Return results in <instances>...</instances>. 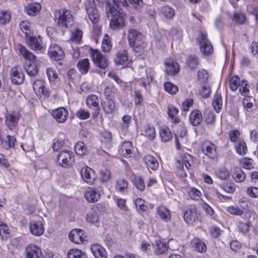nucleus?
Returning <instances> with one entry per match:
<instances>
[{"label":"nucleus","mask_w":258,"mask_h":258,"mask_svg":"<svg viewBox=\"0 0 258 258\" xmlns=\"http://www.w3.org/2000/svg\"><path fill=\"white\" fill-rule=\"evenodd\" d=\"M115 8L110 1L105 2V13L108 18H111L110 26L113 29L121 28L125 25V14Z\"/></svg>","instance_id":"1"},{"label":"nucleus","mask_w":258,"mask_h":258,"mask_svg":"<svg viewBox=\"0 0 258 258\" xmlns=\"http://www.w3.org/2000/svg\"><path fill=\"white\" fill-rule=\"evenodd\" d=\"M74 17L70 10L61 9L54 13V21L61 29L69 28L73 24Z\"/></svg>","instance_id":"2"},{"label":"nucleus","mask_w":258,"mask_h":258,"mask_svg":"<svg viewBox=\"0 0 258 258\" xmlns=\"http://www.w3.org/2000/svg\"><path fill=\"white\" fill-rule=\"evenodd\" d=\"M107 0H85L84 2V6L89 19L93 23H97L99 20V14L96 7V3H98L99 7L103 5V3L105 4Z\"/></svg>","instance_id":"3"},{"label":"nucleus","mask_w":258,"mask_h":258,"mask_svg":"<svg viewBox=\"0 0 258 258\" xmlns=\"http://www.w3.org/2000/svg\"><path fill=\"white\" fill-rule=\"evenodd\" d=\"M128 40L130 46L136 51L143 48L145 40L143 35L138 30L131 29L128 31Z\"/></svg>","instance_id":"4"},{"label":"nucleus","mask_w":258,"mask_h":258,"mask_svg":"<svg viewBox=\"0 0 258 258\" xmlns=\"http://www.w3.org/2000/svg\"><path fill=\"white\" fill-rule=\"evenodd\" d=\"M193 163L192 157L188 154H184L176 163L177 175L180 177H185L187 174L184 170L183 165H185L187 170H189Z\"/></svg>","instance_id":"5"},{"label":"nucleus","mask_w":258,"mask_h":258,"mask_svg":"<svg viewBox=\"0 0 258 258\" xmlns=\"http://www.w3.org/2000/svg\"><path fill=\"white\" fill-rule=\"evenodd\" d=\"M18 50L19 54L24 59V70L30 77L32 76V53L23 45L18 44Z\"/></svg>","instance_id":"6"},{"label":"nucleus","mask_w":258,"mask_h":258,"mask_svg":"<svg viewBox=\"0 0 258 258\" xmlns=\"http://www.w3.org/2000/svg\"><path fill=\"white\" fill-rule=\"evenodd\" d=\"M200 50L205 55L209 56L214 51L212 44L207 38V34L201 31L198 37Z\"/></svg>","instance_id":"7"},{"label":"nucleus","mask_w":258,"mask_h":258,"mask_svg":"<svg viewBox=\"0 0 258 258\" xmlns=\"http://www.w3.org/2000/svg\"><path fill=\"white\" fill-rule=\"evenodd\" d=\"M74 161L73 153L70 151H62L56 156L57 164L62 167L68 168L71 166Z\"/></svg>","instance_id":"8"},{"label":"nucleus","mask_w":258,"mask_h":258,"mask_svg":"<svg viewBox=\"0 0 258 258\" xmlns=\"http://www.w3.org/2000/svg\"><path fill=\"white\" fill-rule=\"evenodd\" d=\"M90 54L94 64L97 67L104 69L108 65V58L106 56L103 55L100 51L92 50Z\"/></svg>","instance_id":"9"},{"label":"nucleus","mask_w":258,"mask_h":258,"mask_svg":"<svg viewBox=\"0 0 258 258\" xmlns=\"http://www.w3.org/2000/svg\"><path fill=\"white\" fill-rule=\"evenodd\" d=\"M199 214L195 206H190L183 214L184 221L188 224H193L198 219Z\"/></svg>","instance_id":"10"},{"label":"nucleus","mask_w":258,"mask_h":258,"mask_svg":"<svg viewBox=\"0 0 258 258\" xmlns=\"http://www.w3.org/2000/svg\"><path fill=\"white\" fill-rule=\"evenodd\" d=\"M20 114L17 112H12L7 113L5 116V124L10 130H14L17 126L20 119Z\"/></svg>","instance_id":"11"},{"label":"nucleus","mask_w":258,"mask_h":258,"mask_svg":"<svg viewBox=\"0 0 258 258\" xmlns=\"http://www.w3.org/2000/svg\"><path fill=\"white\" fill-rule=\"evenodd\" d=\"M48 55L53 60L59 61L62 60L64 56V53L59 46L57 44H51L48 52Z\"/></svg>","instance_id":"12"},{"label":"nucleus","mask_w":258,"mask_h":258,"mask_svg":"<svg viewBox=\"0 0 258 258\" xmlns=\"http://www.w3.org/2000/svg\"><path fill=\"white\" fill-rule=\"evenodd\" d=\"M113 4L121 10L122 8H126L130 3L135 8L139 9L143 4V0H112Z\"/></svg>","instance_id":"13"},{"label":"nucleus","mask_w":258,"mask_h":258,"mask_svg":"<svg viewBox=\"0 0 258 258\" xmlns=\"http://www.w3.org/2000/svg\"><path fill=\"white\" fill-rule=\"evenodd\" d=\"M69 239L74 243L81 244L86 240L85 232L80 229L72 230L69 233Z\"/></svg>","instance_id":"14"},{"label":"nucleus","mask_w":258,"mask_h":258,"mask_svg":"<svg viewBox=\"0 0 258 258\" xmlns=\"http://www.w3.org/2000/svg\"><path fill=\"white\" fill-rule=\"evenodd\" d=\"M80 174L82 179L89 184H92L96 177L95 171L88 166H85L81 169Z\"/></svg>","instance_id":"15"},{"label":"nucleus","mask_w":258,"mask_h":258,"mask_svg":"<svg viewBox=\"0 0 258 258\" xmlns=\"http://www.w3.org/2000/svg\"><path fill=\"white\" fill-rule=\"evenodd\" d=\"M33 90L39 97H41V95L45 97L49 96V91L48 89L46 88L44 83L42 80L35 81L33 83Z\"/></svg>","instance_id":"16"},{"label":"nucleus","mask_w":258,"mask_h":258,"mask_svg":"<svg viewBox=\"0 0 258 258\" xmlns=\"http://www.w3.org/2000/svg\"><path fill=\"white\" fill-rule=\"evenodd\" d=\"M165 72L170 76L176 75L179 70L178 63L171 58L166 59L165 61Z\"/></svg>","instance_id":"17"},{"label":"nucleus","mask_w":258,"mask_h":258,"mask_svg":"<svg viewBox=\"0 0 258 258\" xmlns=\"http://www.w3.org/2000/svg\"><path fill=\"white\" fill-rule=\"evenodd\" d=\"M52 115L59 123L64 122L68 117V111L64 107L58 108L52 111Z\"/></svg>","instance_id":"18"},{"label":"nucleus","mask_w":258,"mask_h":258,"mask_svg":"<svg viewBox=\"0 0 258 258\" xmlns=\"http://www.w3.org/2000/svg\"><path fill=\"white\" fill-rule=\"evenodd\" d=\"M216 149L215 145L210 142H205L202 146V151L204 155L211 159H214L216 157Z\"/></svg>","instance_id":"19"},{"label":"nucleus","mask_w":258,"mask_h":258,"mask_svg":"<svg viewBox=\"0 0 258 258\" xmlns=\"http://www.w3.org/2000/svg\"><path fill=\"white\" fill-rule=\"evenodd\" d=\"M85 199L89 203H95L100 198L98 190L94 188H88L85 192Z\"/></svg>","instance_id":"20"},{"label":"nucleus","mask_w":258,"mask_h":258,"mask_svg":"<svg viewBox=\"0 0 258 258\" xmlns=\"http://www.w3.org/2000/svg\"><path fill=\"white\" fill-rule=\"evenodd\" d=\"M10 78L14 84H20L23 83L24 76L21 71L18 70L17 67H13L10 71Z\"/></svg>","instance_id":"21"},{"label":"nucleus","mask_w":258,"mask_h":258,"mask_svg":"<svg viewBox=\"0 0 258 258\" xmlns=\"http://www.w3.org/2000/svg\"><path fill=\"white\" fill-rule=\"evenodd\" d=\"M92 254L96 258H107V255L105 249L98 244H92L90 247Z\"/></svg>","instance_id":"22"},{"label":"nucleus","mask_w":258,"mask_h":258,"mask_svg":"<svg viewBox=\"0 0 258 258\" xmlns=\"http://www.w3.org/2000/svg\"><path fill=\"white\" fill-rule=\"evenodd\" d=\"M190 123L195 126L199 125L202 121L203 116L201 112L197 109L191 112L189 117Z\"/></svg>","instance_id":"23"},{"label":"nucleus","mask_w":258,"mask_h":258,"mask_svg":"<svg viewBox=\"0 0 258 258\" xmlns=\"http://www.w3.org/2000/svg\"><path fill=\"white\" fill-rule=\"evenodd\" d=\"M99 210L96 207L91 209L86 216V220L88 222L95 224L99 222Z\"/></svg>","instance_id":"24"},{"label":"nucleus","mask_w":258,"mask_h":258,"mask_svg":"<svg viewBox=\"0 0 258 258\" xmlns=\"http://www.w3.org/2000/svg\"><path fill=\"white\" fill-rule=\"evenodd\" d=\"M144 160L148 168L156 170L159 167V162L153 156L148 154L144 157Z\"/></svg>","instance_id":"25"},{"label":"nucleus","mask_w":258,"mask_h":258,"mask_svg":"<svg viewBox=\"0 0 258 258\" xmlns=\"http://www.w3.org/2000/svg\"><path fill=\"white\" fill-rule=\"evenodd\" d=\"M128 60V53L126 50L119 51L116 54L114 62L116 65H123Z\"/></svg>","instance_id":"26"},{"label":"nucleus","mask_w":258,"mask_h":258,"mask_svg":"<svg viewBox=\"0 0 258 258\" xmlns=\"http://www.w3.org/2000/svg\"><path fill=\"white\" fill-rule=\"evenodd\" d=\"M33 50L37 53H44L45 50V45L42 42V38L38 36V37H33Z\"/></svg>","instance_id":"27"},{"label":"nucleus","mask_w":258,"mask_h":258,"mask_svg":"<svg viewBox=\"0 0 258 258\" xmlns=\"http://www.w3.org/2000/svg\"><path fill=\"white\" fill-rule=\"evenodd\" d=\"M158 215L165 222H168L171 220V214L170 211L164 206H159L157 209Z\"/></svg>","instance_id":"28"},{"label":"nucleus","mask_w":258,"mask_h":258,"mask_svg":"<svg viewBox=\"0 0 258 258\" xmlns=\"http://www.w3.org/2000/svg\"><path fill=\"white\" fill-rule=\"evenodd\" d=\"M19 27L21 30L25 33V37L27 38L26 41L30 46L32 45V36L30 35L29 31H30V24L27 21H22L19 24Z\"/></svg>","instance_id":"29"},{"label":"nucleus","mask_w":258,"mask_h":258,"mask_svg":"<svg viewBox=\"0 0 258 258\" xmlns=\"http://www.w3.org/2000/svg\"><path fill=\"white\" fill-rule=\"evenodd\" d=\"M101 105L106 114H111L114 111L115 105L113 99H106L101 103Z\"/></svg>","instance_id":"30"},{"label":"nucleus","mask_w":258,"mask_h":258,"mask_svg":"<svg viewBox=\"0 0 258 258\" xmlns=\"http://www.w3.org/2000/svg\"><path fill=\"white\" fill-rule=\"evenodd\" d=\"M53 254L51 252H43L39 247L33 246V258H53Z\"/></svg>","instance_id":"31"},{"label":"nucleus","mask_w":258,"mask_h":258,"mask_svg":"<svg viewBox=\"0 0 258 258\" xmlns=\"http://www.w3.org/2000/svg\"><path fill=\"white\" fill-rule=\"evenodd\" d=\"M160 136L162 142H167L172 138V134L168 126H163L160 129Z\"/></svg>","instance_id":"32"},{"label":"nucleus","mask_w":258,"mask_h":258,"mask_svg":"<svg viewBox=\"0 0 258 258\" xmlns=\"http://www.w3.org/2000/svg\"><path fill=\"white\" fill-rule=\"evenodd\" d=\"M132 144L130 142H124L120 146L119 152L124 157H127L132 154Z\"/></svg>","instance_id":"33"},{"label":"nucleus","mask_w":258,"mask_h":258,"mask_svg":"<svg viewBox=\"0 0 258 258\" xmlns=\"http://www.w3.org/2000/svg\"><path fill=\"white\" fill-rule=\"evenodd\" d=\"M191 244L193 248L199 252H204L206 251L207 249L206 245L205 243L199 238L194 239Z\"/></svg>","instance_id":"34"},{"label":"nucleus","mask_w":258,"mask_h":258,"mask_svg":"<svg viewBox=\"0 0 258 258\" xmlns=\"http://www.w3.org/2000/svg\"><path fill=\"white\" fill-rule=\"evenodd\" d=\"M186 63L190 70H195L200 64V60L196 55H190L186 59Z\"/></svg>","instance_id":"35"},{"label":"nucleus","mask_w":258,"mask_h":258,"mask_svg":"<svg viewBox=\"0 0 258 258\" xmlns=\"http://www.w3.org/2000/svg\"><path fill=\"white\" fill-rule=\"evenodd\" d=\"M77 68L81 74H86L90 68V62L89 59L85 58L80 60L77 63Z\"/></svg>","instance_id":"36"},{"label":"nucleus","mask_w":258,"mask_h":258,"mask_svg":"<svg viewBox=\"0 0 258 258\" xmlns=\"http://www.w3.org/2000/svg\"><path fill=\"white\" fill-rule=\"evenodd\" d=\"M236 152L240 155L243 156L247 151V148L245 142L242 139L234 145Z\"/></svg>","instance_id":"37"},{"label":"nucleus","mask_w":258,"mask_h":258,"mask_svg":"<svg viewBox=\"0 0 258 258\" xmlns=\"http://www.w3.org/2000/svg\"><path fill=\"white\" fill-rule=\"evenodd\" d=\"M128 186V184L127 180L120 178L116 181L115 188L117 191L124 194L127 189Z\"/></svg>","instance_id":"38"},{"label":"nucleus","mask_w":258,"mask_h":258,"mask_svg":"<svg viewBox=\"0 0 258 258\" xmlns=\"http://www.w3.org/2000/svg\"><path fill=\"white\" fill-rule=\"evenodd\" d=\"M99 100L98 96L95 94H91L86 98V105L90 108L98 107Z\"/></svg>","instance_id":"39"},{"label":"nucleus","mask_w":258,"mask_h":258,"mask_svg":"<svg viewBox=\"0 0 258 258\" xmlns=\"http://www.w3.org/2000/svg\"><path fill=\"white\" fill-rule=\"evenodd\" d=\"M255 100L250 96H246L243 99L242 104L247 112H250L253 107V103Z\"/></svg>","instance_id":"40"},{"label":"nucleus","mask_w":258,"mask_h":258,"mask_svg":"<svg viewBox=\"0 0 258 258\" xmlns=\"http://www.w3.org/2000/svg\"><path fill=\"white\" fill-rule=\"evenodd\" d=\"M68 258H87V255L82 250L78 249H71L68 252Z\"/></svg>","instance_id":"41"},{"label":"nucleus","mask_w":258,"mask_h":258,"mask_svg":"<svg viewBox=\"0 0 258 258\" xmlns=\"http://www.w3.org/2000/svg\"><path fill=\"white\" fill-rule=\"evenodd\" d=\"M178 113V109L177 108L173 106L168 107V114L174 123H178L180 122V119L177 116Z\"/></svg>","instance_id":"42"},{"label":"nucleus","mask_w":258,"mask_h":258,"mask_svg":"<svg viewBox=\"0 0 258 258\" xmlns=\"http://www.w3.org/2000/svg\"><path fill=\"white\" fill-rule=\"evenodd\" d=\"M116 92L117 89L113 85H107L104 89V95L106 99H113Z\"/></svg>","instance_id":"43"},{"label":"nucleus","mask_w":258,"mask_h":258,"mask_svg":"<svg viewBox=\"0 0 258 258\" xmlns=\"http://www.w3.org/2000/svg\"><path fill=\"white\" fill-rule=\"evenodd\" d=\"M222 99L221 95L216 94L214 95L212 105L214 110L217 112H219V111L222 107Z\"/></svg>","instance_id":"44"},{"label":"nucleus","mask_w":258,"mask_h":258,"mask_svg":"<svg viewBox=\"0 0 258 258\" xmlns=\"http://www.w3.org/2000/svg\"><path fill=\"white\" fill-rule=\"evenodd\" d=\"M161 14L167 19L173 18L175 12L174 9L168 6H164L160 9Z\"/></svg>","instance_id":"45"},{"label":"nucleus","mask_w":258,"mask_h":258,"mask_svg":"<svg viewBox=\"0 0 258 258\" xmlns=\"http://www.w3.org/2000/svg\"><path fill=\"white\" fill-rule=\"evenodd\" d=\"M47 76L51 83L55 84L58 78L56 70L52 68H48L46 70Z\"/></svg>","instance_id":"46"},{"label":"nucleus","mask_w":258,"mask_h":258,"mask_svg":"<svg viewBox=\"0 0 258 258\" xmlns=\"http://www.w3.org/2000/svg\"><path fill=\"white\" fill-rule=\"evenodd\" d=\"M0 235L3 240H7L10 237L8 225L0 221Z\"/></svg>","instance_id":"47"},{"label":"nucleus","mask_w":258,"mask_h":258,"mask_svg":"<svg viewBox=\"0 0 258 258\" xmlns=\"http://www.w3.org/2000/svg\"><path fill=\"white\" fill-rule=\"evenodd\" d=\"M44 228L41 221H39L33 224V235L40 236L44 233Z\"/></svg>","instance_id":"48"},{"label":"nucleus","mask_w":258,"mask_h":258,"mask_svg":"<svg viewBox=\"0 0 258 258\" xmlns=\"http://www.w3.org/2000/svg\"><path fill=\"white\" fill-rule=\"evenodd\" d=\"M154 249L155 252L157 254H161L167 250L166 243L161 240H157L154 245Z\"/></svg>","instance_id":"49"},{"label":"nucleus","mask_w":258,"mask_h":258,"mask_svg":"<svg viewBox=\"0 0 258 258\" xmlns=\"http://www.w3.org/2000/svg\"><path fill=\"white\" fill-rule=\"evenodd\" d=\"M164 89L171 95L175 94L178 91V87L170 82L164 83Z\"/></svg>","instance_id":"50"},{"label":"nucleus","mask_w":258,"mask_h":258,"mask_svg":"<svg viewBox=\"0 0 258 258\" xmlns=\"http://www.w3.org/2000/svg\"><path fill=\"white\" fill-rule=\"evenodd\" d=\"M75 151L77 155L83 156L86 154L87 152V148L83 142H79L75 146Z\"/></svg>","instance_id":"51"},{"label":"nucleus","mask_w":258,"mask_h":258,"mask_svg":"<svg viewBox=\"0 0 258 258\" xmlns=\"http://www.w3.org/2000/svg\"><path fill=\"white\" fill-rule=\"evenodd\" d=\"M83 31L79 29H77L73 31L71 33V40L75 43H79L81 41L82 36H83Z\"/></svg>","instance_id":"52"},{"label":"nucleus","mask_w":258,"mask_h":258,"mask_svg":"<svg viewBox=\"0 0 258 258\" xmlns=\"http://www.w3.org/2000/svg\"><path fill=\"white\" fill-rule=\"evenodd\" d=\"M7 138V140L2 142V146L4 148L8 149L14 146L16 140L14 137L10 135H8Z\"/></svg>","instance_id":"53"},{"label":"nucleus","mask_w":258,"mask_h":258,"mask_svg":"<svg viewBox=\"0 0 258 258\" xmlns=\"http://www.w3.org/2000/svg\"><path fill=\"white\" fill-rule=\"evenodd\" d=\"M112 45L108 34H105L102 41L101 48L104 52H109L111 50Z\"/></svg>","instance_id":"54"},{"label":"nucleus","mask_w":258,"mask_h":258,"mask_svg":"<svg viewBox=\"0 0 258 258\" xmlns=\"http://www.w3.org/2000/svg\"><path fill=\"white\" fill-rule=\"evenodd\" d=\"M241 81L240 78L237 76H234L231 78L230 80V88L232 91L237 90L238 87L240 86Z\"/></svg>","instance_id":"55"},{"label":"nucleus","mask_w":258,"mask_h":258,"mask_svg":"<svg viewBox=\"0 0 258 258\" xmlns=\"http://www.w3.org/2000/svg\"><path fill=\"white\" fill-rule=\"evenodd\" d=\"M216 175L218 178L225 180L229 176V172L226 168L221 167L216 171Z\"/></svg>","instance_id":"56"},{"label":"nucleus","mask_w":258,"mask_h":258,"mask_svg":"<svg viewBox=\"0 0 258 258\" xmlns=\"http://www.w3.org/2000/svg\"><path fill=\"white\" fill-rule=\"evenodd\" d=\"M144 135L148 138L150 140H153L155 139L156 136L155 129L154 127L147 126L145 128Z\"/></svg>","instance_id":"57"},{"label":"nucleus","mask_w":258,"mask_h":258,"mask_svg":"<svg viewBox=\"0 0 258 258\" xmlns=\"http://www.w3.org/2000/svg\"><path fill=\"white\" fill-rule=\"evenodd\" d=\"M240 132L237 130L231 131L229 133V139L232 142L234 143V144L237 143L239 141L242 140L240 138Z\"/></svg>","instance_id":"58"},{"label":"nucleus","mask_w":258,"mask_h":258,"mask_svg":"<svg viewBox=\"0 0 258 258\" xmlns=\"http://www.w3.org/2000/svg\"><path fill=\"white\" fill-rule=\"evenodd\" d=\"M134 184L136 187L140 191H143L145 189V183L141 176L136 177L134 180Z\"/></svg>","instance_id":"59"},{"label":"nucleus","mask_w":258,"mask_h":258,"mask_svg":"<svg viewBox=\"0 0 258 258\" xmlns=\"http://www.w3.org/2000/svg\"><path fill=\"white\" fill-rule=\"evenodd\" d=\"M11 20V14L7 11H0V23L5 24Z\"/></svg>","instance_id":"60"},{"label":"nucleus","mask_w":258,"mask_h":258,"mask_svg":"<svg viewBox=\"0 0 258 258\" xmlns=\"http://www.w3.org/2000/svg\"><path fill=\"white\" fill-rule=\"evenodd\" d=\"M188 193L191 199L195 200H199L202 195L201 192L195 187H190Z\"/></svg>","instance_id":"61"},{"label":"nucleus","mask_w":258,"mask_h":258,"mask_svg":"<svg viewBox=\"0 0 258 258\" xmlns=\"http://www.w3.org/2000/svg\"><path fill=\"white\" fill-rule=\"evenodd\" d=\"M233 178L234 180L238 182H240L245 178V175L244 173L241 170H236L233 174Z\"/></svg>","instance_id":"62"},{"label":"nucleus","mask_w":258,"mask_h":258,"mask_svg":"<svg viewBox=\"0 0 258 258\" xmlns=\"http://www.w3.org/2000/svg\"><path fill=\"white\" fill-rule=\"evenodd\" d=\"M135 204L138 210L141 212H145L147 209L146 206L145 205V201L141 198H137Z\"/></svg>","instance_id":"63"},{"label":"nucleus","mask_w":258,"mask_h":258,"mask_svg":"<svg viewBox=\"0 0 258 258\" xmlns=\"http://www.w3.org/2000/svg\"><path fill=\"white\" fill-rule=\"evenodd\" d=\"M227 211L229 213L234 215L241 216L243 214V211L236 206H231L227 208Z\"/></svg>","instance_id":"64"}]
</instances>
